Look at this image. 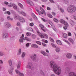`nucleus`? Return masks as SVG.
Returning <instances> with one entry per match:
<instances>
[{
  "label": "nucleus",
  "mask_w": 76,
  "mask_h": 76,
  "mask_svg": "<svg viewBox=\"0 0 76 76\" xmlns=\"http://www.w3.org/2000/svg\"><path fill=\"white\" fill-rule=\"evenodd\" d=\"M13 68H12L11 69H10L8 70V72H9L10 74L12 75V71L13 70Z\"/></svg>",
  "instance_id": "bb28decb"
},
{
  "label": "nucleus",
  "mask_w": 76,
  "mask_h": 76,
  "mask_svg": "<svg viewBox=\"0 0 76 76\" xmlns=\"http://www.w3.org/2000/svg\"><path fill=\"white\" fill-rule=\"evenodd\" d=\"M47 16L48 17H49V18H53V16L52 15L50 14H48Z\"/></svg>",
  "instance_id": "09e8293b"
},
{
  "label": "nucleus",
  "mask_w": 76,
  "mask_h": 76,
  "mask_svg": "<svg viewBox=\"0 0 76 76\" xmlns=\"http://www.w3.org/2000/svg\"><path fill=\"white\" fill-rule=\"evenodd\" d=\"M56 42L58 44V45H61V42L60 41V40H57L56 41Z\"/></svg>",
  "instance_id": "c756f323"
},
{
  "label": "nucleus",
  "mask_w": 76,
  "mask_h": 76,
  "mask_svg": "<svg viewBox=\"0 0 76 76\" xmlns=\"http://www.w3.org/2000/svg\"><path fill=\"white\" fill-rule=\"evenodd\" d=\"M11 13H12L13 14H16V12H15L13 10H11Z\"/></svg>",
  "instance_id": "864d4df0"
},
{
  "label": "nucleus",
  "mask_w": 76,
  "mask_h": 76,
  "mask_svg": "<svg viewBox=\"0 0 76 76\" xmlns=\"http://www.w3.org/2000/svg\"><path fill=\"white\" fill-rule=\"evenodd\" d=\"M12 7L15 10H17L18 12L19 11V9L18 8V7H17V5H16L14 3V4H13Z\"/></svg>",
  "instance_id": "9d476101"
},
{
  "label": "nucleus",
  "mask_w": 76,
  "mask_h": 76,
  "mask_svg": "<svg viewBox=\"0 0 76 76\" xmlns=\"http://www.w3.org/2000/svg\"><path fill=\"white\" fill-rule=\"evenodd\" d=\"M67 26H64L63 27V28L64 29H65V30H66V29H67Z\"/></svg>",
  "instance_id": "4d7b16f0"
},
{
  "label": "nucleus",
  "mask_w": 76,
  "mask_h": 76,
  "mask_svg": "<svg viewBox=\"0 0 76 76\" xmlns=\"http://www.w3.org/2000/svg\"><path fill=\"white\" fill-rule=\"evenodd\" d=\"M56 51L57 53H60V49L59 48H56L55 50Z\"/></svg>",
  "instance_id": "393cba45"
},
{
  "label": "nucleus",
  "mask_w": 76,
  "mask_h": 76,
  "mask_svg": "<svg viewBox=\"0 0 76 76\" xmlns=\"http://www.w3.org/2000/svg\"><path fill=\"white\" fill-rule=\"evenodd\" d=\"M63 35L64 36V37L65 38H66L67 37V35L66 34H63Z\"/></svg>",
  "instance_id": "79ce46f5"
},
{
  "label": "nucleus",
  "mask_w": 76,
  "mask_h": 76,
  "mask_svg": "<svg viewBox=\"0 0 76 76\" xmlns=\"http://www.w3.org/2000/svg\"><path fill=\"white\" fill-rule=\"evenodd\" d=\"M70 22L71 24V26H74V25H73V23H75V21L73 20H71L70 21Z\"/></svg>",
  "instance_id": "b1692460"
},
{
  "label": "nucleus",
  "mask_w": 76,
  "mask_h": 76,
  "mask_svg": "<svg viewBox=\"0 0 76 76\" xmlns=\"http://www.w3.org/2000/svg\"><path fill=\"white\" fill-rule=\"evenodd\" d=\"M19 20L20 22H22V23H23V22H25V19L23 17H20L19 18Z\"/></svg>",
  "instance_id": "f8f14e48"
},
{
  "label": "nucleus",
  "mask_w": 76,
  "mask_h": 76,
  "mask_svg": "<svg viewBox=\"0 0 76 76\" xmlns=\"http://www.w3.org/2000/svg\"><path fill=\"white\" fill-rule=\"evenodd\" d=\"M18 5L19 6L21 7V8H22L23 7V5H22V4H21L20 3H19L18 4Z\"/></svg>",
  "instance_id": "603ef678"
},
{
  "label": "nucleus",
  "mask_w": 76,
  "mask_h": 76,
  "mask_svg": "<svg viewBox=\"0 0 76 76\" xmlns=\"http://www.w3.org/2000/svg\"><path fill=\"white\" fill-rule=\"evenodd\" d=\"M36 42L37 44H39V45H41V43L39 41H36Z\"/></svg>",
  "instance_id": "c03bdc74"
},
{
  "label": "nucleus",
  "mask_w": 76,
  "mask_h": 76,
  "mask_svg": "<svg viewBox=\"0 0 76 76\" xmlns=\"http://www.w3.org/2000/svg\"><path fill=\"white\" fill-rule=\"evenodd\" d=\"M40 9V10H41L42 11H43V12H45V10H44L42 7H41Z\"/></svg>",
  "instance_id": "680f3d73"
},
{
  "label": "nucleus",
  "mask_w": 76,
  "mask_h": 76,
  "mask_svg": "<svg viewBox=\"0 0 76 76\" xmlns=\"http://www.w3.org/2000/svg\"><path fill=\"white\" fill-rule=\"evenodd\" d=\"M52 26V28L53 29V30H54V31H56V27H54V26Z\"/></svg>",
  "instance_id": "3c124183"
},
{
  "label": "nucleus",
  "mask_w": 76,
  "mask_h": 76,
  "mask_svg": "<svg viewBox=\"0 0 76 76\" xmlns=\"http://www.w3.org/2000/svg\"><path fill=\"white\" fill-rule=\"evenodd\" d=\"M13 4H14V3H12V2H10L8 5V7H12L13 6Z\"/></svg>",
  "instance_id": "cd10ccee"
},
{
  "label": "nucleus",
  "mask_w": 76,
  "mask_h": 76,
  "mask_svg": "<svg viewBox=\"0 0 76 76\" xmlns=\"http://www.w3.org/2000/svg\"><path fill=\"white\" fill-rule=\"evenodd\" d=\"M36 54H34L32 55L31 56V58L33 61H35V62H37L38 61V59L36 57Z\"/></svg>",
  "instance_id": "20e7f679"
},
{
  "label": "nucleus",
  "mask_w": 76,
  "mask_h": 76,
  "mask_svg": "<svg viewBox=\"0 0 76 76\" xmlns=\"http://www.w3.org/2000/svg\"><path fill=\"white\" fill-rule=\"evenodd\" d=\"M26 29H27V30H28V31H33V29H32L31 28L27 27L26 28Z\"/></svg>",
  "instance_id": "c85d7f7f"
},
{
  "label": "nucleus",
  "mask_w": 76,
  "mask_h": 76,
  "mask_svg": "<svg viewBox=\"0 0 76 76\" xmlns=\"http://www.w3.org/2000/svg\"><path fill=\"white\" fill-rule=\"evenodd\" d=\"M53 20L54 22H57V23H58V20L57 19H56V18H54Z\"/></svg>",
  "instance_id": "ea45409f"
},
{
  "label": "nucleus",
  "mask_w": 76,
  "mask_h": 76,
  "mask_svg": "<svg viewBox=\"0 0 76 76\" xmlns=\"http://www.w3.org/2000/svg\"><path fill=\"white\" fill-rule=\"evenodd\" d=\"M60 22L61 23H64V22H65V21L61 19L60 20Z\"/></svg>",
  "instance_id": "58836bf2"
},
{
  "label": "nucleus",
  "mask_w": 76,
  "mask_h": 76,
  "mask_svg": "<svg viewBox=\"0 0 76 76\" xmlns=\"http://www.w3.org/2000/svg\"><path fill=\"white\" fill-rule=\"evenodd\" d=\"M5 26H6L7 28H9L11 26V24H10V23L8 22H6L5 24Z\"/></svg>",
  "instance_id": "6e6552de"
},
{
  "label": "nucleus",
  "mask_w": 76,
  "mask_h": 76,
  "mask_svg": "<svg viewBox=\"0 0 76 76\" xmlns=\"http://www.w3.org/2000/svg\"><path fill=\"white\" fill-rule=\"evenodd\" d=\"M4 14H7L8 15H10V11H8L7 12H5L4 13Z\"/></svg>",
  "instance_id": "4c0bfd02"
},
{
  "label": "nucleus",
  "mask_w": 76,
  "mask_h": 76,
  "mask_svg": "<svg viewBox=\"0 0 76 76\" xmlns=\"http://www.w3.org/2000/svg\"><path fill=\"white\" fill-rule=\"evenodd\" d=\"M4 4H6V5H8V4H9V2L6 1H4Z\"/></svg>",
  "instance_id": "8fccbe9b"
},
{
  "label": "nucleus",
  "mask_w": 76,
  "mask_h": 76,
  "mask_svg": "<svg viewBox=\"0 0 76 76\" xmlns=\"http://www.w3.org/2000/svg\"><path fill=\"white\" fill-rule=\"evenodd\" d=\"M4 55V53L2 52H0V56H3Z\"/></svg>",
  "instance_id": "49530a36"
},
{
  "label": "nucleus",
  "mask_w": 76,
  "mask_h": 76,
  "mask_svg": "<svg viewBox=\"0 0 76 76\" xmlns=\"http://www.w3.org/2000/svg\"><path fill=\"white\" fill-rule=\"evenodd\" d=\"M42 20H43V22H47V20H46L42 18L41 19Z\"/></svg>",
  "instance_id": "774afa93"
},
{
  "label": "nucleus",
  "mask_w": 76,
  "mask_h": 76,
  "mask_svg": "<svg viewBox=\"0 0 76 76\" xmlns=\"http://www.w3.org/2000/svg\"><path fill=\"white\" fill-rule=\"evenodd\" d=\"M49 39L51 42H54V39H53L52 38L50 37L49 38Z\"/></svg>",
  "instance_id": "f704fd0d"
},
{
  "label": "nucleus",
  "mask_w": 76,
  "mask_h": 76,
  "mask_svg": "<svg viewBox=\"0 0 76 76\" xmlns=\"http://www.w3.org/2000/svg\"><path fill=\"white\" fill-rule=\"evenodd\" d=\"M1 22L4 21V18H1Z\"/></svg>",
  "instance_id": "13d9d810"
},
{
  "label": "nucleus",
  "mask_w": 76,
  "mask_h": 76,
  "mask_svg": "<svg viewBox=\"0 0 76 76\" xmlns=\"http://www.w3.org/2000/svg\"><path fill=\"white\" fill-rule=\"evenodd\" d=\"M32 16L34 20H37V17L35 15V14H32L31 15Z\"/></svg>",
  "instance_id": "412c9836"
},
{
  "label": "nucleus",
  "mask_w": 76,
  "mask_h": 76,
  "mask_svg": "<svg viewBox=\"0 0 76 76\" xmlns=\"http://www.w3.org/2000/svg\"><path fill=\"white\" fill-rule=\"evenodd\" d=\"M43 54L44 56H48V54H47V53L45 52H44V53Z\"/></svg>",
  "instance_id": "a18cd8bd"
},
{
  "label": "nucleus",
  "mask_w": 76,
  "mask_h": 76,
  "mask_svg": "<svg viewBox=\"0 0 76 76\" xmlns=\"http://www.w3.org/2000/svg\"><path fill=\"white\" fill-rule=\"evenodd\" d=\"M47 9L48 10H51V8L48 7H47Z\"/></svg>",
  "instance_id": "052dcab7"
},
{
  "label": "nucleus",
  "mask_w": 76,
  "mask_h": 76,
  "mask_svg": "<svg viewBox=\"0 0 76 76\" xmlns=\"http://www.w3.org/2000/svg\"><path fill=\"white\" fill-rule=\"evenodd\" d=\"M17 25L18 26H20V23L19 22H18L17 24Z\"/></svg>",
  "instance_id": "69168bd1"
},
{
  "label": "nucleus",
  "mask_w": 76,
  "mask_h": 76,
  "mask_svg": "<svg viewBox=\"0 0 76 76\" xmlns=\"http://www.w3.org/2000/svg\"><path fill=\"white\" fill-rule=\"evenodd\" d=\"M48 23H49L50 24V25L52 26H54L53 23L52 22H51V21H49L48 22Z\"/></svg>",
  "instance_id": "c9c22d12"
},
{
  "label": "nucleus",
  "mask_w": 76,
  "mask_h": 76,
  "mask_svg": "<svg viewBox=\"0 0 76 76\" xmlns=\"http://www.w3.org/2000/svg\"><path fill=\"white\" fill-rule=\"evenodd\" d=\"M31 47H33V48H38V45H36L35 44H33L31 45Z\"/></svg>",
  "instance_id": "5701e85b"
},
{
  "label": "nucleus",
  "mask_w": 76,
  "mask_h": 76,
  "mask_svg": "<svg viewBox=\"0 0 76 76\" xmlns=\"http://www.w3.org/2000/svg\"><path fill=\"white\" fill-rule=\"evenodd\" d=\"M21 53H22V51H21V49L20 48L19 50L18 53V56H19V55H20Z\"/></svg>",
  "instance_id": "2f4dec72"
},
{
  "label": "nucleus",
  "mask_w": 76,
  "mask_h": 76,
  "mask_svg": "<svg viewBox=\"0 0 76 76\" xmlns=\"http://www.w3.org/2000/svg\"><path fill=\"white\" fill-rule=\"evenodd\" d=\"M25 39H26V40L28 41H31V39H29L28 38V37H25Z\"/></svg>",
  "instance_id": "e433bc0d"
},
{
  "label": "nucleus",
  "mask_w": 76,
  "mask_h": 76,
  "mask_svg": "<svg viewBox=\"0 0 76 76\" xmlns=\"http://www.w3.org/2000/svg\"><path fill=\"white\" fill-rule=\"evenodd\" d=\"M7 20H11V21H13V19L12 18H11L9 16H7Z\"/></svg>",
  "instance_id": "aec40b11"
},
{
  "label": "nucleus",
  "mask_w": 76,
  "mask_h": 76,
  "mask_svg": "<svg viewBox=\"0 0 76 76\" xmlns=\"http://www.w3.org/2000/svg\"><path fill=\"white\" fill-rule=\"evenodd\" d=\"M69 76H76V74L73 72H71L69 74Z\"/></svg>",
  "instance_id": "9b49d317"
},
{
  "label": "nucleus",
  "mask_w": 76,
  "mask_h": 76,
  "mask_svg": "<svg viewBox=\"0 0 76 76\" xmlns=\"http://www.w3.org/2000/svg\"><path fill=\"white\" fill-rule=\"evenodd\" d=\"M3 38H6L9 37V34L7 33H4L2 34Z\"/></svg>",
  "instance_id": "423d86ee"
},
{
  "label": "nucleus",
  "mask_w": 76,
  "mask_h": 76,
  "mask_svg": "<svg viewBox=\"0 0 76 76\" xmlns=\"http://www.w3.org/2000/svg\"><path fill=\"white\" fill-rule=\"evenodd\" d=\"M25 53H24V52H23L22 53V57H23H23H25Z\"/></svg>",
  "instance_id": "a19ab883"
},
{
  "label": "nucleus",
  "mask_w": 76,
  "mask_h": 76,
  "mask_svg": "<svg viewBox=\"0 0 76 76\" xmlns=\"http://www.w3.org/2000/svg\"><path fill=\"white\" fill-rule=\"evenodd\" d=\"M21 65V62L20 61H19L18 62V64L17 66V69H20V65Z\"/></svg>",
  "instance_id": "f3484780"
},
{
  "label": "nucleus",
  "mask_w": 76,
  "mask_h": 76,
  "mask_svg": "<svg viewBox=\"0 0 76 76\" xmlns=\"http://www.w3.org/2000/svg\"><path fill=\"white\" fill-rule=\"evenodd\" d=\"M0 63L1 64H3V60H0Z\"/></svg>",
  "instance_id": "338daca9"
},
{
  "label": "nucleus",
  "mask_w": 76,
  "mask_h": 76,
  "mask_svg": "<svg viewBox=\"0 0 76 76\" xmlns=\"http://www.w3.org/2000/svg\"><path fill=\"white\" fill-rule=\"evenodd\" d=\"M52 45V47H54V48H56V45H55L54 43H52L51 44Z\"/></svg>",
  "instance_id": "de8ad7c7"
},
{
  "label": "nucleus",
  "mask_w": 76,
  "mask_h": 76,
  "mask_svg": "<svg viewBox=\"0 0 76 76\" xmlns=\"http://www.w3.org/2000/svg\"><path fill=\"white\" fill-rule=\"evenodd\" d=\"M24 37V35L23 34H22V35L21 37H20V39H19V41L20 42L22 43L23 42V40L24 39V40H25V39L23 38Z\"/></svg>",
  "instance_id": "ddd939ff"
},
{
  "label": "nucleus",
  "mask_w": 76,
  "mask_h": 76,
  "mask_svg": "<svg viewBox=\"0 0 76 76\" xmlns=\"http://www.w3.org/2000/svg\"><path fill=\"white\" fill-rule=\"evenodd\" d=\"M70 69H71L70 67H66V70L67 71L68 73L71 71V70Z\"/></svg>",
  "instance_id": "4be33fe9"
},
{
  "label": "nucleus",
  "mask_w": 76,
  "mask_h": 76,
  "mask_svg": "<svg viewBox=\"0 0 76 76\" xmlns=\"http://www.w3.org/2000/svg\"><path fill=\"white\" fill-rule=\"evenodd\" d=\"M30 26H34V23H31L30 24Z\"/></svg>",
  "instance_id": "e2e57ef3"
},
{
  "label": "nucleus",
  "mask_w": 76,
  "mask_h": 76,
  "mask_svg": "<svg viewBox=\"0 0 76 76\" xmlns=\"http://www.w3.org/2000/svg\"><path fill=\"white\" fill-rule=\"evenodd\" d=\"M8 61L10 66H12V64L14 63V61L13 60H12L11 59L9 60Z\"/></svg>",
  "instance_id": "4468645a"
},
{
  "label": "nucleus",
  "mask_w": 76,
  "mask_h": 76,
  "mask_svg": "<svg viewBox=\"0 0 76 76\" xmlns=\"http://www.w3.org/2000/svg\"><path fill=\"white\" fill-rule=\"evenodd\" d=\"M59 7H59V6L58 5V9L59 10L60 9L61 12H62V13H63V12H64V10L61 8H59Z\"/></svg>",
  "instance_id": "a878e982"
},
{
  "label": "nucleus",
  "mask_w": 76,
  "mask_h": 76,
  "mask_svg": "<svg viewBox=\"0 0 76 76\" xmlns=\"http://www.w3.org/2000/svg\"><path fill=\"white\" fill-rule=\"evenodd\" d=\"M72 57V56L70 53H68L66 55V57L67 58H71Z\"/></svg>",
  "instance_id": "dca6fc26"
},
{
  "label": "nucleus",
  "mask_w": 76,
  "mask_h": 76,
  "mask_svg": "<svg viewBox=\"0 0 76 76\" xmlns=\"http://www.w3.org/2000/svg\"><path fill=\"white\" fill-rule=\"evenodd\" d=\"M27 68H29L31 70H33L34 68V66H32V64L31 63V62H29L28 66L26 67Z\"/></svg>",
  "instance_id": "39448f33"
},
{
  "label": "nucleus",
  "mask_w": 76,
  "mask_h": 76,
  "mask_svg": "<svg viewBox=\"0 0 76 76\" xmlns=\"http://www.w3.org/2000/svg\"><path fill=\"white\" fill-rule=\"evenodd\" d=\"M76 7L73 5H70L67 9V11L69 13H73L76 11Z\"/></svg>",
  "instance_id": "f03ea898"
},
{
  "label": "nucleus",
  "mask_w": 76,
  "mask_h": 76,
  "mask_svg": "<svg viewBox=\"0 0 76 76\" xmlns=\"http://www.w3.org/2000/svg\"><path fill=\"white\" fill-rule=\"evenodd\" d=\"M29 44H31V43H27L26 44V46L27 47H29Z\"/></svg>",
  "instance_id": "6e6d98bb"
},
{
  "label": "nucleus",
  "mask_w": 76,
  "mask_h": 76,
  "mask_svg": "<svg viewBox=\"0 0 76 76\" xmlns=\"http://www.w3.org/2000/svg\"><path fill=\"white\" fill-rule=\"evenodd\" d=\"M18 13L20 14H22V15H23V16H26V14L24 12H20L19 11L18 12Z\"/></svg>",
  "instance_id": "6ab92c4d"
},
{
  "label": "nucleus",
  "mask_w": 76,
  "mask_h": 76,
  "mask_svg": "<svg viewBox=\"0 0 76 76\" xmlns=\"http://www.w3.org/2000/svg\"><path fill=\"white\" fill-rule=\"evenodd\" d=\"M68 36H72V34L70 32H69L68 34Z\"/></svg>",
  "instance_id": "bf43d9fd"
},
{
  "label": "nucleus",
  "mask_w": 76,
  "mask_h": 76,
  "mask_svg": "<svg viewBox=\"0 0 76 76\" xmlns=\"http://www.w3.org/2000/svg\"><path fill=\"white\" fill-rule=\"evenodd\" d=\"M26 35H27V36H30V35H31V34L30 33L27 32L26 33Z\"/></svg>",
  "instance_id": "37998d69"
},
{
  "label": "nucleus",
  "mask_w": 76,
  "mask_h": 76,
  "mask_svg": "<svg viewBox=\"0 0 76 76\" xmlns=\"http://www.w3.org/2000/svg\"><path fill=\"white\" fill-rule=\"evenodd\" d=\"M15 72H16V73L19 75L20 76H24V74H23V73H21L19 71V70H17V69L15 70Z\"/></svg>",
  "instance_id": "0eeeda50"
},
{
  "label": "nucleus",
  "mask_w": 76,
  "mask_h": 76,
  "mask_svg": "<svg viewBox=\"0 0 76 76\" xmlns=\"http://www.w3.org/2000/svg\"><path fill=\"white\" fill-rule=\"evenodd\" d=\"M36 37H37L36 36V35L34 34H33L32 35V39H35V38H36Z\"/></svg>",
  "instance_id": "473e14b6"
},
{
  "label": "nucleus",
  "mask_w": 76,
  "mask_h": 76,
  "mask_svg": "<svg viewBox=\"0 0 76 76\" xmlns=\"http://www.w3.org/2000/svg\"><path fill=\"white\" fill-rule=\"evenodd\" d=\"M64 64L65 66H68V64H69V63L67 62H65Z\"/></svg>",
  "instance_id": "0e129e2a"
},
{
  "label": "nucleus",
  "mask_w": 76,
  "mask_h": 76,
  "mask_svg": "<svg viewBox=\"0 0 76 76\" xmlns=\"http://www.w3.org/2000/svg\"><path fill=\"white\" fill-rule=\"evenodd\" d=\"M20 16L18 15H15L14 16V19H15V20H17L18 19H19V18H20Z\"/></svg>",
  "instance_id": "a211bd4d"
},
{
  "label": "nucleus",
  "mask_w": 76,
  "mask_h": 76,
  "mask_svg": "<svg viewBox=\"0 0 76 76\" xmlns=\"http://www.w3.org/2000/svg\"><path fill=\"white\" fill-rule=\"evenodd\" d=\"M64 23V25H65V26H66L67 27H69V24L66 21H65Z\"/></svg>",
  "instance_id": "72a5a7b5"
},
{
  "label": "nucleus",
  "mask_w": 76,
  "mask_h": 76,
  "mask_svg": "<svg viewBox=\"0 0 76 76\" xmlns=\"http://www.w3.org/2000/svg\"><path fill=\"white\" fill-rule=\"evenodd\" d=\"M37 34H39L40 37H41L42 38H44L45 37V38H48V35L45 34H41L38 31H37Z\"/></svg>",
  "instance_id": "7ed1b4c3"
},
{
  "label": "nucleus",
  "mask_w": 76,
  "mask_h": 76,
  "mask_svg": "<svg viewBox=\"0 0 76 76\" xmlns=\"http://www.w3.org/2000/svg\"><path fill=\"white\" fill-rule=\"evenodd\" d=\"M50 64L52 68L53 69V71L57 75H60L61 73V70L60 66L55 63V62L51 61L50 62Z\"/></svg>",
  "instance_id": "f257e3e1"
},
{
  "label": "nucleus",
  "mask_w": 76,
  "mask_h": 76,
  "mask_svg": "<svg viewBox=\"0 0 76 76\" xmlns=\"http://www.w3.org/2000/svg\"><path fill=\"white\" fill-rule=\"evenodd\" d=\"M52 14L53 16H56V14L54 12H52Z\"/></svg>",
  "instance_id": "5fc2aeb1"
},
{
  "label": "nucleus",
  "mask_w": 76,
  "mask_h": 76,
  "mask_svg": "<svg viewBox=\"0 0 76 76\" xmlns=\"http://www.w3.org/2000/svg\"><path fill=\"white\" fill-rule=\"evenodd\" d=\"M39 27H40V28H41L42 30H43V31L44 32H45L46 31H45V29L43 28H44V26L42 24H39Z\"/></svg>",
  "instance_id": "2eb2a0df"
},
{
  "label": "nucleus",
  "mask_w": 76,
  "mask_h": 76,
  "mask_svg": "<svg viewBox=\"0 0 76 76\" xmlns=\"http://www.w3.org/2000/svg\"><path fill=\"white\" fill-rule=\"evenodd\" d=\"M68 40L69 41H70V42H71L72 44H73V42H74V41H73V39L71 38H69L68 39Z\"/></svg>",
  "instance_id": "7c9ffc66"
},
{
  "label": "nucleus",
  "mask_w": 76,
  "mask_h": 76,
  "mask_svg": "<svg viewBox=\"0 0 76 76\" xmlns=\"http://www.w3.org/2000/svg\"><path fill=\"white\" fill-rule=\"evenodd\" d=\"M26 2L28 4L31 5V6L34 5V3H33V2H32L30 0H27L26 1Z\"/></svg>",
  "instance_id": "1a4fd4ad"
}]
</instances>
